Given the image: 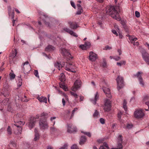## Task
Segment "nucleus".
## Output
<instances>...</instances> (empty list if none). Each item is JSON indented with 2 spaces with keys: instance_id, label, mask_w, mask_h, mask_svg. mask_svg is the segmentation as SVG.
<instances>
[{
  "instance_id": "f257e3e1",
  "label": "nucleus",
  "mask_w": 149,
  "mask_h": 149,
  "mask_svg": "<svg viewBox=\"0 0 149 149\" xmlns=\"http://www.w3.org/2000/svg\"><path fill=\"white\" fill-rule=\"evenodd\" d=\"M106 13L118 21H120L121 20L119 14L116 10L115 7L113 6H111L107 8Z\"/></svg>"
},
{
  "instance_id": "f03ea898",
  "label": "nucleus",
  "mask_w": 149,
  "mask_h": 149,
  "mask_svg": "<svg viewBox=\"0 0 149 149\" xmlns=\"http://www.w3.org/2000/svg\"><path fill=\"white\" fill-rule=\"evenodd\" d=\"M39 115H37L36 118H31L30 120L28 123L26 124L27 126L30 129L32 128L35 125V124L37 121V119L39 118Z\"/></svg>"
},
{
  "instance_id": "7ed1b4c3",
  "label": "nucleus",
  "mask_w": 149,
  "mask_h": 149,
  "mask_svg": "<svg viewBox=\"0 0 149 149\" xmlns=\"http://www.w3.org/2000/svg\"><path fill=\"white\" fill-rule=\"evenodd\" d=\"M39 126L40 129L42 130L47 129L48 126L46 120L40 119L39 122Z\"/></svg>"
},
{
  "instance_id": "20e7f679",
  "label": "nucleus",
  "mask_w": 149,
  "mask_h": 149,
  "mask_svg": "<svg viewBox=\"0 0 149 149\" xmlns=\"http://www.w3.org/2000/svg\"><path fill=\"white\" fill-rule=\"evenodd\" d=\"M118 90L122 88L124 86L123 78L122 77L118 76L116 79Z\"/></svg>"
},
{
  "instance_id": "39448f33",
  "label": "nucleus",
  "mask_w": 149,
  "mask_h": 149,
  "mask_svg": "<svg viewBox=\"0 0 149 149\" xmlns=\"http://www.w3.org/2000/svg\"><path fill=\"white\" fill-rule=\"evenodd\" d=\"M134 117L137 118H142L144 116L143 110L141 109L136 110L134 112Z\"/></svg>"
},
{
  "instance_id": "423d86ee",
  "label": "nucleus",
  "mask_w": 149,
  "mask_h": 149,
  "mask_svg": "<svg viewBox=\"0 0 149 149\" xmlns=\"http://www.w3.org/2000/svg\"><path fill=\"white\" fill-rule=\"evenodd\" d=\"M75 68V66L73 63H69L65 66V69L66 70L73 72H76Z\"/></svg>"
},
{
  "instance_id": "0eeeda50",
  "label": "nucleus",
  "mask_w": 149,
  "mask_h": 149,
  "mask_svg": "<svg viewBox=\"0 0 149 149\" xmlns=\"http://www.w3.org/2000/svg\"><path fill=\"white\" fill-rule=\"evenodd\" d=\"M104 110L105 111H109L111 107V101L109 99H106L105 100Z\"/></svg>"
},
{
  "instance_id": "6e6552de",
  "label": "nucleus",
  "mask_w": 149,
  "mask_h": 149,
  "mask_svg": "<svg viewBox=\"0 0 149 149\" xmlns=\"http://www.w3.org/2000/svg\"><path fill=\"white\" fill-rule=\"evenodd\" d=\"M102 83L103 84V85H104V86H103L102 88L103 91L106 95L107 97L109 98L111 97V95L110 93V89L108 88L104 87V86L106 84V83L104 81Z\"/></svg>"
},
{
  "instance_id": "1a4fd4ad",
  "label": "nucleus",
  "mask_w": 149,
  "mask_h": 149,
  "mask_svg": "<svg viewBox=\"0 0 149 149\" xmlns=\"http://www.w3.org/2000/svg\"><path fill=\"white\" fill-rule=\"evenodd\" d=\"M81 85V82L79 79L77 80L74 83V86L72 88V90L74 91H76Z\"/></svg>"
},
{
  "instance_id": "9d476101",
  "label": "nucleus",
  "mask_w": 149,
  "mask_h": 149,
  "mask_svg": "<svg viewBox=\"0 0 149 149\" xmlns=\"http://www.w3.org/2000/svg\"><path fill=\"white\" fill-rule=\"evenodd\" d=\"M142 73H143L142 72H139L137 73L135 76L138 78L139 84L141 86L143 87H144L145 86V83L143 78L141 77V74Z\"/></svg>"
},
{
  "instance_id": "9b49d317",
  "label": "nucleus",
  "mask_w": 149,
  "mask_h": 149,
  "mask_svg": "<svg viewBox=\"0 0 149 149\" xmlns=\"http://www.w3.org/2000/svg\"><path fill=\"white\" fill-rule=\"evenodd\" d=\"M60 51L63 56H68L69 58H70L71 59L73 58V57L66 49L64 48H61L60 49Z\"/></svg>"
},
{
  "instance_id": "f8f14e48",
  "label": "nucleus",
  "mask_w": 149,
  "mask_h": 149,
  "mask_svg": "<svg viewBox=\"0 0 149 149\" xmlns=\"http://www.w3.org/2000/svg\"><path fill=\"white\" fill-rule=\"evenodd\" d=\"M67 132L69 133L76 132L77 131V128L75 126L71 124L67 125Z\"/></svg>"
},
{
  "instance_id": "ddd939ff",
  "label": "nucleus",
  "mask_w": 149,
  "mask_h": 149,
  "mask_svg": "<svg viewBox=\"0 0 149 149\" xmlns=\"http://www.w3.org/2000/svg\"><path fill=\"white\" fill-rule=\"evenodd\" d=\"M89 59L91 61H95L98 58L97 55L92 51L89 52Z\"/></svg>"
},
{
  "instance_id": "4468645a",
  "label": "nucleus",
  "mask_w": 149,
  "mask_h": 149,
  "mask_svg": "<svg viewBox=\"0 0 149 149\" xmlns=\"http://www.w3.org/2000/svg\"><path fill=\"white\" fill-rule=\"evenodd\" d=\"M142 57L143 60L147 63L149 65V55L147 53L145 50L142 52Z\"/></svg>"
},
{
  "instance_id": "2eb2a0df",
  "label": "nucleus",
  "mask_w": 149,
  "mask_h": 149,
  "mask_svg": "<svg viewBox=\"0 0 149 149\" xmlns=\"http://www.w3.org/2000/svg\"><path fill=\"white\" fill-rule=\"evenodd\" d=\"M23 68L25 72L27 73V72H29L31 70L30 66L27 61L24 63Z\"/></svg>"
},
{
  "instance_id": "dca6fc26",
  "label": "nucleus",
  "mask_w": 149,
  "mask_h": 149,
  "mask_svg": "<svg viewBox=\"0 0 149 149\" xmlns=\"http://www.w3.org/2000/svg\"><path fill=\"white\" fill-rule=\"evenodd\" d=\"M63 30L66 32L68 33L74 37H77L78 36L77 34L74 32L73 31L70 30L69 28H64Z\"/></svg>"
},
{
  "instance_id": "f3484780",
  "label": "nucleus",
  "mask_w": 149,
  "mask_h": 149,
  "mask_svg": "<svg viewBox=\"0 0 149 149\" xmlns=\"http://www.w3.org/2000/svg\"><path fill=\"white\" fill-rule=\"evenodd\" d=\"M68 23L70 27L72 29H76L79 27L78 26L76 23H73L71 21H68Z\"/></svg>"
},
{
  "instance_id": "a211bd4d",
  "label": "nucleus",
  "mask_w": 149,
  "mask_h": 149,
  "mask_svg": "<svg viewBox=\"0 0 149 149\" xmlns=\"http://www.w3.org/2000/svg\"><path fill=\"white\" fill-rule=\"evenodd\" d=\"M8 10L9 15L11 17L12 19H13L14 17V10H12L10 7H8Z\"/></svg>"
},
{
  "instance_id": "6ab92c4d",
  "label": "nucleus",
  "mask_w": 149,
  "mask_h": 149,
  "mask_svg": "<svg viewBox=\"0 0 149 149\" xmlns=\"http://www.w3.org/2000/svg\"><path fill=\"white\" fill-rule=\"evenodd\" d=\"M35 132V137L33 139L34 141H36L38 140L40 138L39 134L38 132V131L36 128H35L34 130Z\"/></svg>"
},
{
  "instance_id": "aec40b11",
  "label": "nucleus",
  "mask_w": 149,
  "mask_h": 149,
  "mask_svg": "<svg viewBox=\"0 0 149 149\" xmlns=\"http://www.w3.org/2000/svg\"><path fill=\"white\" fill-rule=\"evenodd\" d=\"M37 98L40 102L47 103V99L46 97L43 96H41L40 97H38Z\"/></svg>"
},
{
  "instance_id": "412c9836",
  "label": "nucleus",
  "mask_w": 149,
  "mask_h": 149,
  "mask_svg": "<svg viewBox=\"0 0 149 149\" xmlns=\"http://www.w3.org/2000/svg\"><path fill=\"white\" fill-rule=\"evenodd\" d=\"M64 65L63 63L61 64L58 62H57L54 64V66L58 69L59 70H60V69L64 66Z\"/></svg>"
},
{
  "instance_id": "4be33fe9",
  "label": "nucleus",
  "mask_w": 149,
  "mask_h": 149,
  "mask_svg": "<svg viewBox=\"0 0 149 149\" xmlns=\"http://www.w3.org/2000/svg\"><path fill=\"white\" fill-rule=\"evenodd\" d=\"M78 8L77 11V15H80L83 11L82 8L81 7V5L79 4L77 5Z\"/></svg>"
},
{
  "instance_id": "5701e85b",
  "label": "nucleus",
  "mask_w": 149,
  "mask_h": 149,
  "mask_svg": "<svg viewBox=\"0 0 149 149\" xmlns=\"http://www.w3.org/2000/svg\"><path fill=\"white\" fill-rule=\"evenodd\" d=\"M99 97L97 95V93L95 94V97L93 99H91V102L94 104H96V102L97 100L98 99Z\"/></svg>"
},
{
  "instance_id": "b1692460",
  "label": "nucleus",
  "mask_w": 149,
  "mask_h": 149,
  "mask_svg": "<svg viewBox=\"0 0 149 149\" xmlns=\"http://www.w3.org/2000/svg\"><path fill=\"white\" fill-rule=\"evenodd\" d=\"M55 48L51 45H49L45 48V50L46 51L50 52L54 50Z\"/></svg>"
},
{
  "instance_id": "393cba45",
  "label": "nucleus",
  "mask_w": 149,
  "mask_h": 149,
  "mask_svg": "<svg viewBox=\"0 0 149 149\" xmlns=\"http://www.w3.org/2000/svg\"><path fill=\"white\" fill-rule=\"evenodd\" d=\"M86 139L85 136H81L79 142L80 144L81 145L83 144L86 142Z\"/></svg>"
},
{
  "instance_id": "a878e982",
  "label": "nucleus",
  "mask_w": 149,
  "mask_h": 149,
  "mask_svg": "<svg viewBox=\"0 0 149 149\" xmlns=\"http://www.w3.org/2000/svg\"><path fill=\"white\" fill-rule=\"evenodd\" d=\"M9 77L10 80H11L14 79H15V75L14 73L13 72L12 70H11V72L9 74Z\"/></svg>"
},
{
  "instance_id": "bb28decb",
  "label": "nucleus",
  "mask_w": 149,
  "mask_h": 149,
  "mask_svg": "<svg viewBox=\"0 0 149 149\" xmlns=\"http://www.w3.org/2000/svg\"><path fill=\"white\" fill-rule=\"evenodd\" d=\"M100 149H109L107 144L106 143H104L102 146H100Z\"/></svg>"
},
{
  "instance_id": "cd10ccee",
  "label": "nucleus",
  "mask_w": 149,
  "mask_h": 149,
  "mask_svg": "<svg viewBox=\"0 0 149 149\" xmlns=\"http://www.w3.org/2000/svg\"><path fill=\"white\" fill-rule=\"evenodd\" d=\"M129 39L132 43H133V42L137 40V38L134 36H130Z\"/></svg>"
},
{
  "instance_id": "c85d7f7f",
  "label": "nucleus",
  "mask_w": 149,
  "mask_h": 149,
  "mask_svg": "<svg viewBox=\"0 0 149 149\" xmlns=\"http://www.w3.org/2000/svg\"><path fill=\"white\" fill-rule=\"evenodd\" d=\"M17 54V51L16 49H15L13 51L11 54V56L12 58H14L16 56Z\"/></svg>"
},
{
  "instance_id": "c756f323",
  "label": "nucleus",
  "mask_w": 149,
  "mask_h": 149,
  "mask_svg": "<svg viewBox=\"0 0 149 149\" xmlns=\"http://www.w3.org/2000/svg\"><path fill=\"white\" fill-rule=\"evenodd\" d=\"M16 126H17V127L18 128H19V129L18 130V132L15 131V133L17 135H19L21 133V132L22 131V128L21 127V126L19 125H17L16 124L15 125Z\"/></svg>"
},
{
  "instance_id": "7c9ffc66",
  "label": "nucleus",
  "mask_w": 149,
  "mask_h": 149,
  "mask_svg": "<svg viewBox=\"0 0 149 149\" xmlns=\"http://www.w3.org/2000/svg\"><path fill=\"white\" fill-rule=\"evenodd\" d=\"M60 79L61 81H65V76L63 73H61V74L60 76Z\"/></svg>"
},
{
  "instance_id": "2f4dec72",
  "label": "nucleus",
  "mask_w": 149,
  "mask_h": 149,
  "mask_svg": "<svg viewBox=\"0 0 149 149\" xmlns=\"http://www.w3.org/2000/svg\"><path fill=\"white\" fill-rule=\"evenodd\" d=\"M118 143H120L122 144V143L123 141V138L122 136L121 135H119L118 137Z\"/></svg>"
},
{
  "instance_id": "473e14b6",
  "label": "nucleus",
  "mask_w": 149,
  "mask_h": 149,
  "mask_svg": "<svg viewBox=\"0 0 149 149\" xmlns=\"http://www.w3.org/2000/svg\"><path fill=\"white\" fill-rule=\"evenodd\" d=\"M93 116L95 118H97L100 117L99 113L97 110H95Z\"/></svg>"
},
{
  "instance_id": "72a5a7b5",
  "label": "nucleus",
  "mask_w": 149,
  "mask_h": 149,
  "mask_svg": "<svg viewBox=\"0 0 149 149\" xmlns=\"http://www.w3.org/2000/svg\"><path fill=\"white\" fill-rule=\"evenodd\" d=\"M60 86L65 91H66L68 90L67 88L64 84H60Z\"/></svg>"
},
{
  "instance_id": "f704fd0d",
  "label": "nucleus",
  "mask_w": 149,
  "mask_h": 149,
  "mask_svg": "<svg viewBox=\"0 0 149 149\" xmlns=\"http://www.w3.org/2000/svg\"><path fill=\"white\" fill-rule=\"evenodd\" d=\"M127 102L125 100H124L123 103V108L125 111H126L127 110V107L126 106Z\"/></svg>"
},
{
  "instance_id": "c9c22d12",
  "label": "nucleus",
  "mask_w": 149,
  "mask_h": 149,
  "mask_svg": "<svg viewBox=\"0 0 149 149\" xmlns=\"http://www.w3.org/2000/svg\"><path fill=\"white\" fill-rule=\"evenodd\" d=\"M7 133L9 135H11L12 134V132L10 127L8 126L7 129Z\"/></svg>"
},
{
  "instance_id": "e433bc0d",
  "label": "nucleus",
  "mask_w": 149,
  "mask_h": 149,
  "mask_svg": "<svg viewBox=\"0 0 149 149\" xmlns=\"http://www.w3.org/2000/svg\"><path fill=\"white\" fill-rule=\"evenodd\" d=\"M56 117H51L50 118V120L52 122V123H53V125H54L55 124V121L54 120L56 119Z\"/></svg>"
},
{
  "instance_id": "4c0bfd02",
  "label": "nucleus",
  "mask_w": 149,
  "mask_h": 149,
  "mask_svg": "<svg viewBox=\"0 0 149 149\" xmlns=\"http://www.w3.org/2000/svg\"><path fill=\"white\" fill-rule=\"evenodd\" d=\"M19 82L17 83V86L19 87L21 86L22 84V79L21 78L19 77Z\"/></svg>"
},
{
  "instance_id": "58836bf2",
  "label": "nucleus",
  "mask_w": 149,
  "mask_h": 149,
  "mask_svg": "<svg viewBox=\"0 0 149 149\" xmlns=\"http://www.w3.org/2000/svg\"><path fill=\"white\" fill-rule=\"evenodd\" d=\"M70 93L71 95L73 96L75 98H77L78 97V95L76 93L72 92H71Z\"/></svg>"
},
{
  "instance_id": "ea45409f",
  "label": "nucleus",
  "mask_w": 149,
  "mask_h": 149,
  "mask_svg": "<svg viewBox=\"0 0 149 149\" xmlns=\"http://www.w3.org/2000/svg\"><path fill=\"white\" fill-rule=\"evenodd\" d=\"M118 148H112L111 149H123L122 145L120 143H118Z\"/></svg>"
},
{
  "instance_id": "a19ab883",
  "label": "nucleus",
  "mask_w": 149,
  "mask_h": 149,
  "mask_svg": "<svg viewBox=\"0 0 149 149\" xmlns=\"http://www.w3.org/2000/svg\"><path fill=\"white\" fill-rule=\"evenodd\" d=\"M122 114L123 113L121 111H119L118 112V117L119 120L121 119Z\"/></svg>"
},
{
  "instance_id": "79ce46f5",
  "label": "nucleus",
  "mask_w": 149,
  "mask_h": 149,
  "mask_svg": "<svg viewBox=\"0 0 149 149\" xmlns=\"http://www.w3.org/2000/svg\"><path fill=\"white\" fill-rule=\"evenodd\" d=\"M8 99L7 98L5 99L3 101V103L5 105H6L8 103Z\"/></svg>"
},
{
  "instance_id": "37998d69",
  "label": "nucleus",
  "mask_w": 149,
  "mask_h": 149,
  "mask_svg": "<svg viewBox=\"0 0 149 149\" xmlns=\"http://www.w3.org/2000/svg\"><path fill=\"white\" fill-rule=\"evenodd\" d=\"M81 132L82 133L84 134H85V135H87L89 137H91V134L89 132H84L83 131H81Z\"/></svg>"
},
{
  "instance_id": "c03bdc74",
  "label": "nucleus",
  "mask_w": 149,
  "mask_h": 149,
  "mask_svg": "<svg viewBox=\"0 0 149 149\" xmlns=\"http://www.w3.org/2000/svg\"><path fill=\"white\" fill-rule=\"evenodd\" d=\"M78 109L77 108H75L74 109V110L72 111V115H71V118H72V117L73 116L74 114V112L75 111H77Z\"/></svg>"
},
{
  "instance_id": "a18cd8bd",
  "label": "nucleus",
  "mask_w": 149,
  "mask_h": 149,
  "mask_svg": "<svg viewBox=\"0 0 149 149\" xmlns=\"http://www.w3.org/2000/svg\"><path fill=\"white\" fill-rule=\"evenodd\" d=\"M48 115V114L47 113L45 112H43L40 114V117H42L43 116H47Z\"/></svg>"
},
{
  "instance_id": "49530a36",
  "label": "nucleus",
  "mask_w": 149,
  "mask_h": 149,
  "mask_svg": "<svg viewBox=\"0 0 149 149\" xmlns=\"http://www.w3.org/2000/svg\"><path fill=\"white\" fill-rule=\"evenodd\" d=\"M149 99V96L148 95H146L144 96L143 97V100L145 101L148 100Z\"/></svg>"
},
{
  "instance_id": "de8ad7c7",
  "label": "nucleus",
  "mask_w": 149,
  "mask_h": 149,
  "mask_svg": "<svg viewBox=\"0 0 149 149\" xmlns=\"http://www.w3.org/2000/svg\"><path fill=\"white\" fill-rule=\"evenodd\" d=\"M86 44H85L84 45H80V47L82 49H87L86 47L85 46Z\"/></svg>"
},
{
  "instance_id": "09e8293b",
  "label": "nucleus",
  "mask_w": 149,
  "mask_h": 149,
  "mask_svg": "<svg viewBox=\"0 0 149 149\" xmlns=\"http://www.w3.org/2000/svg\"><path fill=\"white\" fill-rule=\"evenodd\" d=\"M85 44H86V46L87 49L89 48L91 45L90 43L89 42H87L85 43Z\"/></svg>"
},
{
  "instance_id": "8fccbe9b",
  "label": "nucleus",
  "mask_w": 149,
  "mask_h": 149,
  "mask_svg": "<svg viewBox=\"0 0 149 149\" xmlns=\"http://www.w3.org/2000/svg\"><path fill=\"white\" fill-rule=\"evenodd\" d=\"M100 123L102 124H104L105 123L104 119L102 118H101L100 119Z\"/></svg>"
},
{
  "instance_id": "3c124183",
  "label": "nucleus",
  "mask_w": 149,
  "mask_h": 149,
  "mask_svg": "<svg viewBox=\"0 0 149 149\" xmlns=\"http://www.w3.org/2000/svg\"><path fill=\"white\" fill-rule=\"evenodd\" d=\"M113 59L116 61H118L120 60V57L118 56H114Z\"/></svg>"
},
{
  "instance_id": "603ef678",
  "label": "nucleus",
  "mask_w": 149,
  "mask_h": 149,
  "mask_svg": "<svg viewBox=\"0 0 149 149\" xmlns=\"http://www.w3.org/2000/svg\"><path fill=\"white\" fill-rule=\"evenodd\" d=\"M34 74L36 77H38V78L39 77V76L38 70H34Z\"/></svg>"
},
{
  "instance_id": "864d4df0",
  "label": "nucleus",
  "mask_w": 149,
  "mask_h": 149,
  "mask_svg": "<svg viewBox=\"0 0 149 149\" xmlns=\"http://www.w3.org/2000/svg\"><path fill=\"white\" fill-rule=\"evenodd\" d=\"M71 149H79L77 145L76 144H74L71 147Z\"/></svg>"
},
{
  "instance_id": "5fc2aeb1",
  "label": "nucleus",
  "mask_w": 149,
  "mask_h": 149,
  "mask_svg": "<svg viewBox=\"0 0 149 149\" xmlns=\"http://www.w3.org/2000/svg\"><path fill=\"white\" fill-rule=\"evenodd\" d=\"M111 31L112 33L114 35H116L117 36H118V34L116 30L114 29H113Z\"/></svg>"
},
{
  "instance_id": "6e6d98bb",
  "label": "nucleus",
  "mask_w": 149,
  "mask_h": 149,
  "mask_svg": "<svg viewBox=\"0 0 149 149\" xmlns=\"http://www.w3.org/2000/svg\"><path fill=\"white\" fill-rule=\"evenodd\" d=\"M135 15L136 17H139L140 16V13L137 11H135Z\"/></svg>"
},
{
  "instance_id": "4d7b16f0",
  "label": "nucleus",
  "mask_w": 149,
  "mask_h": 149,
  "mask_svg": "<svg viewBox=\"0 0 149 149\" xmlns=\"http://www.w3.org/2000/svg\"><path fill=\"white\" fill-rule=\"evenodd\" d=\"M133 127V125L132 124H128L127 125V128L128 129H130L132 128Z\"/></svg>"
},
{
  "instance_id": "13d9d810",
  "label": "nucleus",
  "mask_w": 149,
  "mask_h": 149,
  "mask_svg": "<svg viewBox=\"0 0 149 149\" xmlns=\"http://www.w3.org/2000/svg\"><path fill=\"white\" fill-rule=\"evenodd\" d=\"M67 145L66 144L65 145L63 146L60 148L59 149H67Z\"/></svg>"
},
{
  "instance_id": "bf43d9fd",
  "label": "nucleus",
  "mask_w": 149,
  "mask_h": 149,
  "mask_svg": "<svg viewBox=\"0 0 149 149\" xmlns=\"http://www.w3.org/2000/svg\"><path fill=\"white\" fill-rule=\"evenodd\" d=\"M71 5L74 8H75V4L72 1H71L70 2Z\"/></svg>"
},
{
  "instance_id": "052dcab7",
  "label": "nucleus",
  "mask_w": 149,
  "mask_h": 149,
  "mask_svg": "<svg viewBox=\"0 0 149 149\" xmlns=\"http://www.w3.org/2000/svg\"><path fill=\"white\" fill-rule=\"evenodd\" d=\"M112 48L111 47H109V46H107L105 48V49L106 50H109L111 49Z\"/></svg>"
},
{
  "instance_id": "680f3d73",
  "label": "nucleus",
  "mask_w": 149,
  "mask_h": 149,
  "mask_svg": "<svg viewBox=\"0 0 149 149\" xmlns=\"http://www.w3.org/2000/svg\"><path fill=\"white\" fill-rule=\"evenodd\" d=\"M51 130L52 131H56V129L54 127H52L50 128Z\"/></svg>"
},
{
  "instance_id": "e2e57ef3",
  "label": "nucleus",
  "mask_w": 149,
  "mask_h": 149,
  "mask_svg": "<svg viewBox=\"0 0 149 149\" xmlns=\"http://www.w3.org/2000/svg\"><path fill=\"white\" fill-rule=\"evenodd\" d=\"M17 123H18L20 125H24L25 123L24 122H22V121H19L18 122H17Z\"/></svg>"
},
{
  "instance_id": "0e129e2a",
  "label": "nucleus",
  "mask_w": 149,
  "mask_h": 149,
  "mask_svg": "<svg viewBox=\"0 0 149 149\" xmlns=\"http://www.w3.org/2000/svg\"><path fill=\"white\" fill-rule=\"evenodd\" d=\"M62 102L63 106H65V102L64 98L62 99Z\"/></svg>"
},
{
  "instance_id": "69168bd1",
  "label": "nucleus",
  "mask_w": 149,
  "mask_h": 149,
  "mask_svg": "<svg viewBox=\"0 0 149 149\" xmlns=\"http://www.w3.org/2000/svg\"><path fill=\"white\" fill-rule=\"evenodd\" d=\"M123 36L122 34L121 33H119V37L120 38H123Z\"/></svg>"
},
{
  "instance_id": "338daca9",
  "label": "nucleus",
  "mask_w": 149,
  "mask_h": 149,
  "mask_svg": "<svg viewBox=\"0 0 149 149\" xmlns=\"http://www.w3.org/2000/svg\"><path fill=\"white\" fill-rule=\"evenodd\" d=\"M84 99V97L82 96H80V101H83Z\"/></svg>"
},
{
  "instance_id": "774afa93",
  "label": "nucleus",
  "mask_w": 149,
  "mask_h": 149,
  "mask_svg": "<svg viewBox=\"0 0 149 149\" xmlns=\"http://www.w3.org/2000/svg\"><path fill=\"white\" fill-rule=\"evenodd\" d=\"M115 28L116 29L117 31H119V29L118 28V26L117 25H115L114 26Z\"/></svg>"
}]
</instances>
